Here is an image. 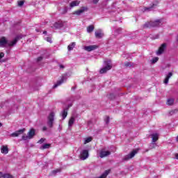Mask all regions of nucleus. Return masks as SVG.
Wrapping results in <instances>:
<instances>
[{
	"label": "nucleus",
	"mask_w": 178,
	"mask_h": 178,
	"mask_svg": "<svg viewBox=\"0 0 178 178\" xmlns=\"http://www.w3.org/2000/svg\"><path fill=\"white\" fill-rule=\"evenodd\" d=\"M158 60H159V58L155 57L152 60H151L150 62H151V63H152L154 65V63H156V62H158Z\"/></svg>",
	"instance_id": "obj_30"
},
{
	"label": "nucleus",
	"mask_w": 178,
	"mask_h": 178,
	"mask_svg": "<svg viewBox=\"0 0 178 178\" xmlns=\"http://www.w3.org/2000/svg\"><path fill=\"white\" fill-rule=\"evenodd\" d=\"M74 47H76V42H71L67 47L68 51H73Z\"/></svg>",
	"instance_id": "obj_22"
},
{
	"label": "nucleus",
	"mask_w": 178,
	"mask_h": 178,
	"mask_svg": "<svg viewBox=\"0 0 178 178\" xmlns=\"http://www.w3.org/2000/svg\"><path fill=\"white\" fill-rule=\"evenodd\" d=\"M137 152H138V149H135L132 151L129 154H127L124 157L123 161H129V159H131V158H134Z\"/></svg>",
	"instance_id": "obj_7"
},
{
	"label": "nucleus",
	"mask_w": 178,
	"mask_h": 178,
	"mask_svg": "<svg viewBox=\"0 0 178 178\" xmlns=\"http://www.w3.org/2000/svg\"><path fill=\"white\" fill-rule=\"evenodd\" d=\"M46 40H47V42H50V44L52 43V39H51V38H47Z\"/></svg>",
	"instance_id": "obj_40"
},
{
	"label": "nucleus",
	"mask_w": 178,
	"mask_h": 178,
	"mask_svg": "<svg viewBox=\"0 0 178 178\" xmlns=\"http://www.w3.org/2000/svg\"><path fill=\"white\" fill-rule=\"evenodd\" d=\"M22 38H23V35H17L13 41L10 42L8 47H13V45H16L19 40H22Z\"/></svg>",
	"instance_id": "obj_8"
},
{
	"label": "nucleus",
	"mask_w": 178,
	"mask_h": 178,
	"mask_svg": "<svg viewBox=\"0 0 178 178\" xmlns=\"http://www.w3.org/2000/svg\"><path fill=\"white\" fill-rule=\"evenodd\" d=\"M154 6H155V4H153L150 7H146V8H145V10H152V8H154Z\"/></svg>",
	"instance_id": "obj_34"
},
{
	"label": "nucleus",
	"mask_w": 178,
	"mask_h": 178,
	"mask_svg": "<svg viewBox=\"0 0 178 178\" xmlns=\"http://www.w3.org/2000/svg\"><path fill=\"white\" fill-rule=\"evenodd\" d=\"M110 154H111V152L105 151V149H102L99 152L100 158H105L106 156H109Z\"/></svg>",
	"instance_id": "obj_11"
},
{
	"label": "nucleus",
	"mask_w": 178,
	"mask_h": 178,
	"mask_svg": "<svg viewBox=\"0 0 178 178\" xmlns=\"http://www.w3.org/2000/svg\"><path fill=\"white\" fill-rule=\"evenodd\" d=\"M175 104V99H168L167 100V105H173Z\"/></svg>",
	"instance_id": "obj_26"
},
{
	"label": "nucleus",
	"mask_w": 178,
	"mask_h": 178,
	"mask_svg": "<svg viewBox=\"0 0 178 178\" xmlns=\"http://www.w3.org/2000/svg\"><path fill=\"white\" fill-rule=\"evenodd\" d=\"M23 5H24V1H18V6H23Z\"/></svg>",
	"instance_id": "obj_38"
},
{
	"label": "nucleus",
	"mask_w": 178,
	"mask_h": 178,
	"mask_svg": "<svg viewBox=\"0 0 178 178\" xmlns=\"http://www.w3.org/2000/svg\"><path fill=\"white\" fill-rule=\"evenodd\" d=\"M24 131H26V129H19V130L11 134V137H19V136H20L21 134H23V133H24Z\"/></svg>",
	"instance_id": "obj_13"
},
{
	"label": "nucleus",
	"mask_w": 178,
	"mask_h": 178,
	"mask_svg": "<svg viewBox=\"0 0 178 178\" xmlns=\"http://www.w3.org/2000/svg\"><path fill=\"white\" fill-rule=\"evenodd\" d=\"M89 156L90 154L88 151L87 149H83L81 152L79 158L81 159V161H86V159H87Z\"/></svg>",
	"instance_id": "obj_5"
},
{
	"label": "nucleus",
	"mask_w": 178,
	"mask_h": 178,
	"mask_svg": "<svg viewBox=\"0 0 178 178\" xmlns=\"http://www.w3.org/2000/svg\"><path fill=\"white\" fill-rule=\"evenodd\" d=\"M47 140V139H45V138H42L40 140H38V144H42V143H44V141H46Z\"/></svg>",
	"instance_id": "obj_36"
},
{
	"label": "nucleus",
	"mask_w": 178,
	"mask_h": 178,
	"mask_svg": "<svg viewBox=\"0 0 178 178\" xmlns=\"http://www.w3.org/2000/svg\"><path fill=\"white\" fill-rule=\"evenodd\" d=\"M43 34H47V31H44L43 32Z\"/></svg>",
	"instance_id": "obj_47"
},
{
	"label": "nucleus",
	"mask_w": 178,
	"mask_h": 178,
	"mask_svg": "<svg viewBox=\"0 0 178 178\" xmlns=\"http://www.w3.org/2000/svg\"><path fill=\"white\" fill-rule=\"evenodd\" d=\"M87 10V8L86 7H82L81 9L77 10L74 13V15H77V16H80L82 13H84Z\"/></svg>",
	"instance_id": "obj_16"
},
{
	"label": "nucleus",
	"mask_w": 178,
	"mask_h": 178,
	"mask_svg": "<svg viewBox=\"0 0 178 178\" xmlns=\"http://www.w3.org/2000/svg\"><path fill=\"white\" fill-rule=\"evenodd\" d=\"M59 172H60V170L59 169L54 170L51 172V175H56V173H59Z\"/></svg>",
	"instance_id": "obj_35"
},
{
	"label": "nucleus",
	"mask_w": 178,
	"mask_h": 178,
	"mask_svg": "<svg viewBox=\"0 0 178 178\" xmlns=\"http://www.w3.org/2000/svg\"><path fill=\"white\" fill-rule=\"evenodd\" d=\"M0 127H2V123L0 122Z\"/></svg>",
	"instance_id": "obj_49"
},
{
	"label": "nucleus",
	"mask_w": 178,
	"mask_h": 178,
	"mask_svg": "<svg viewBox=\"0 0 178 178\" xmlns=\"http://www.w3.org/2000/svg\"><path fill=\"white\" fill-rule=\"evenodd\" d=\"M80 5V1H74L70 3V7L74 8V6H79Z\"/></svg>",
	"instance_id": "obj_21"
},
{
	"label": "nucleus",
	"mask_w": 178,
	"mask_h": 178,
	"mask_svg": "<svg viewBox=\"0 0 178 178\" xmlns=\"http://www.w3.org/2000/svg\"><path fill=\"white\" fill-rule=\"evenodd\" d=\"M111 97H113V95H110Z\"/></svg>",
	"instance_id": "obj_50"
},
{
	"label": "nucleus",
	"mask_w": 178,
	"mask_h": 178,
	"mask_svg": "<svg viewBox=\"0 0 178 178\" xmlns=\"http://www.w3.org/2000/svg\"><path fill=\"white\" fill-rule=\"evenodd\" d=\"M95 35L96 38H102L104 37V33H102V30L99 29L95 32Z\"/></svg>",
	"instance_id": "obj_17"
},
{
	"label": "nucleus",
	"mask_w": 178,
	"mask_h": 178,
	"mask_svg": "<svg viewBox=\"0 0 178 178\" xmlns=\"http://www.w3.org/2000/svg\"><path fill=\"white\" fill-rule=\"evenodd\" d=\"M28 136L29 140H31V138H33L35 136V130L34 129H30V131L28 132Z\"/></svg>",
	"instance_id": "obj_18"
},
{
	"label": "nucleus",
	"mask_w": 178,
	"mask_h": 178,
	"mask_svg": "<svg viewBox=\"0 0 178 178\" xmlns=\"http://www.w3.org/2000/svg\"><path fill=\"white\" fill-rule=\"evenodd\" d=\"M42 59H44V57L40 56V57L38 58L37 61L38 62H41V60H42Z\"/></svg>",
	"instance_id": "obj_39"
},
{
	"label": "nucleus",
	"mask_w": 178,
	"mask_h": 178,
	"mask_svg": "<svg viewBox=\"0 0 178 178\" xmlns=\"http://www.w3.org/2000/svg\"><path fill=\"white\" fill-rule=\"evenodd\" d=\"M72 90H76V87H72Z\"/></svg>",
	"instance_id": "obj_45"
},
{
	"label": "nucleus",
	"mask_w": 178,
	"mask_h": 178,
	"mask_svg": "<svg viewBox=\"0 0 178 178\" xmlns=\"http://www.w3.org/2000/svg\"><path fill=\"white\" fill-rule=\"evenodd\" d=\"M74 123V117H71L68 122V126L70 127L73 126V124Z\"/></svg>",
	"instance_id": "obj_24"
},
{
	"label": "nucleus",
	"mask_w": 178,
	"mask_h": 178,
	"mask_svg": "<svg viewBox=\"0 0 178 178\" xmlns=\"http://www.w3.org/2000/svg\"><path fill=\"white\" fill-rule=\"evenodd\" d=\"M47 130H48V128H47V127H43L42 131H47Z\"/></svg>",
	"instance_id": "obj_41"
},
{
	"label": "nucleus",
	"mask_w": 178,
	"mask_h": 178,
	"mask_svg": "<svg viewBox=\"0 0 178 178\" xmlns=\"http://www.w3.org/2000/svg\"><path fill=\"white\" fill-rule=\"evenodd\" d=\"M173 76V73L169 72L168 74L166 76L165 79H164V84H168L169 83V79Z\"/></svg>",
	"instance_id": "obj_19"
},
{
	"label": "nucleus",
	"mask_w": 178,
	"mask_h": 178,
	"mask_svg": "<svg viewBox=\"0 0 178 178\" xmlns=\"http://www.w3.org/2000/svg\"><path fill=\"white\" fill-rule=\"evenodd\" d=\"M161 23V19H156L154 22H147L143 25L144 29H148L149 27H158Z\"/></svg>",
	"instance_id": "obj_1"
},
{
	"label": "nucleus",
	"mask_w": 178,
	"mask_h": 178,
	"mask_svg": "<svg viewBox=\"0 0 178 178\" xmlns=\"http://www.w3.org/2000/svg\"><path fill=\"white\" fill-rule=\"evenodd\" d=\"M93 3L97 4V2H99V0H92Z\"/></svg>",
	"instance_id": "obj_42"
},
{
	"label": "nucleus",
	"mask_w": 178,
	"mask_h": 178,
	"mask_svg": "<svg viewBox=\"0 0 178 178\" xmlns=\"http://www.w3.org/2000/svg\"><path fill=\"white\" fill-rule=\"evenodd\" d=\"M98 48L97 45H90V46H86L84 47L85 51H88V52H91V51H94Z\"/></svg>",
	"instance_id": "obj_15"
},
{
	"label": "nucleus",
	"mask_w": 178,
	"mask_h": 178,
	"mask_svg": "<svg viewBox=\"0 0 178 178\" xmlns=\"http://www.w3.org/2000/svg\"><path fill=\"white\" fill-rule=\"evenodd\" d=\"M9 44H10V42H8L6 38L2 37L1 38H0V47H6V45L9 47Z\"/></svg>",
	"instance_id": "obj_10"
},
{
	"label": "nucleus",
	"mask_w": 178,
	"mask_h": 178,
	"mask_svg": "<svg viewBox=\"0 0 178 178\" xmlns=\"http://www.w3.org/2000/svg\"><path fill=\"white\" fill-rule=\"evenodd\" d=\"M165 49H166V43H163L161 44V46L159 47V50L156 52L157 55H162L163 54Z\"/></svg>",
	"instance_id": "obj_14"
},
{
	"label": "nucleus",
	"mask_w": 178,
	"mask_h": 178,
	"mask_svg": "<svg viewBox=\"0 0 178 178\" xmlns=\"http://www.w3.org/2000/svg\"><path fill=\"white\" fill-rule=\"evenodd\" d=\"M60 69H65V66L63 65H60Z\"/></svg>",
	"instance_id": "obj_43"
},
{
	"label": "nucleus",
	"mask_w": 178,
	"mask_h": 178,
	"mask_svg": "<svg viewBox=\"0 0 178 178\" xmlns=\"http://www.w3.org/2000/svg\"><path fill=\"white\" fill-rule=\"evenodd\" d=\"M51 147V144L46 143L44 144L42 147H40V149H48Z\"/></svg>",
	"instance_id": "obj_23"
},
{
	"label": "nucleus",
	"mask_w": 178,
	"mask_h": 178,
	"mask_svg": "<svg viewBox=\"0 0 178 178\" xmlns=\"http://www.w3.org/2000/svg\"><path fill=\"white\" fill-rule=\"evenodd\" d=\"M88 33H92V31H94V26L90 25L87 28Z\"/></svg>",
	"instance_id": "obj_29"
},
{
	"label": "nucleus",
	"mask_w": 178,
	"mask_h": 178,
	"mask_svg": "<svg viewBox=\"0 0 178 178\" xmlns=\"http://www.w3.org/2000/svg\"><path fill=\"white\" fill-rule=\"evenodd\" d=\"M88 125L91 124V121H88Z\"/></svg>",
	"instance_id": "obj_46"
},
{
	"label": "nucleus",
	"mask_w": 178,
	"mask_h": 178,
	"mask_svg": "<svg viewBox=\"0 0 178 178\" xmlns=\"http://www.w3.org/2000/svg\"><path fill=\"white\" fill-rule=\"evenodd\" d=\"M176 140H177V143H178V136H177Z\"/></svg>",
	"instance_id": "obj_48"
},
{
	"label": "nucleus",
	"mask_w": 178,
	"mask_h": 178,
	"mask_svg": "<svg viewBox=\"0 0 178 178\" xmlns=\"http://www.w3.org/2000/svg\"><path fill=\"white\" fill-rule=\"evenodd\" d=\"M22 140L24 141H26L27 140H30V138L29 137V135L26 136V134H24V135L22 136Z\"/></svg>",
	"instance_id": "obj_33"
},
{
	"label": "nucleus",
	"mask_w": 178,
	"mask_h": 178,
	"mask_svg": "<svg viewBox=\"0 0 178 178\" xmlns=\"http://www.w3.org/2000/svg\"><path fill=\"white\" fill-rule=\"evenodd\" d=\"M3 178H13V176L10 174H3Z\"/></svg>",
	"instance_id": "obj_32"
},
{
	"label": "nucleus",
	"mask_w": 178,
	"mask_h": 178,
	"mask_svg": "<svg viewBox=\"0 0 178 178\" xmlns=\"http://www.w3.org/2000/svg\"><path fill=\"white\" fill-rule=\"evenodd\" d=\"M67 74H65L64 75H63L61 79L58 81H57L56 84H55L53 88H56V87H58V86H60V84H63V83H64V81H66L67 80Z\"/></svg>",
	"instance_id": "obj_6"
},
{
	"label": "nucleus",
	"mask_w": 178,
	"mask_h": 178,
	"mask_svg": "<svg viewBox=\"0 0 178 178\" xmlns=\"http://www.w3.org/2000/svg\"><path fill=\"white\" fill-rule=\"evenodd\" d=\"M178 110L174 109L169 112L170 116H172V115H175V113H177Z\"/></svg>",
	"instance_id": "obj_31"
},
{
	"label": "nucleus",
	"mask_w": 178,
	"mask_h": 178,
	"mask_svg": "<svg viewBox=\"0 0 178 178\" xmlns=\"http://www.w3.org/2000/svg\"><path fill=\"white\" fill-rule=\"evenodd\" d=\"M111 62L112 61L111 60L104 61V63L107 65L100 70L101 74H104V73H106L108 70H111V69H112V65H111Z\"/></svg>",
	"instance_id": "obj_3"
},
{
	"label": "nucleus",
	"mask_w": 178,
	"mask_h": 178,
	"mask_svg": "<svg viewBox=\"0 0 178 178\" xmlns=\"http://www.w3.org/2000/svg\"><path fill=\"white\" fill-rule=\"evenodd\" d=\"M150 136L152 137L151 145H155V143H156V140L159 139V134L156 133L152 134Z\"/></svg>",
	"instance_id": "obj_9"
},
{
	"label": "nucleus",
	"mask_w": 178,
	"mask_h": 178,
	"mask_svg": "<svg viewBox=\"0 0 178 178\" xmlns=\"http://www.w3.org/2000/svg\"><path fill=\"white\" fill-rule=\"evenodd\" d=\"M51 27L55 30H58V29H63L66 27V22L58 21L57 22H55Z\"/></svg>",
	"instance_id": "obj_4"
},
{
	"label": "nucleus",
	"mask_w": 178,
	"mask_h": 178,
	"mask_svg": "<svg viewBox=\"0 0 178 178\" xmlns=\"http://www.w3.org/2000/svg\"><path fill=\"white\" fill-rule=\"evenodd\" d=\"M91 141H92V138L91 137L86 138H85L83 144H88V143H91Z\"/></svg>",
	"instance_id": "obj_27"
},
{
	"label": "nucleus",
	"mask_w": 178,
	"mask_h": 178,
	"mask_svg": "<svg viewBox=\"0 0 178 178\" xmlns=\"http://www.w3.org/2000/svg\"><path fill=\"white\" fill-rule=\"evenodd\" d=\"M55 120V113L51 112L47 117V126L52 129L54 127V122Z\"/></svg>",
	"instance_id": "obj_2"
},
{
	"label": "nucleus",
	"mask_w": 178,
	"mask_h": 178,
	"mask_svg": "<svg viewBox=\"0 0 178 178\" xmlns=\"http://www.w3.org/2000/svg\"><path fill=\"white\" fill-rule=\"evenodd\" d=\"M72 106V104H69L67 108H64L61 112V116L63 118V120L66 119V117L67 116V111H69V108Z\"/></svg>",
	"instance_id": "obj_12"
},
{
	"label": "nucleus",
	"mask_w": 178,
	"mask_h": 178,
	"mask_svg": "<svg viewBox=\"0 0 178 178\" xmlns=\"http://www.w3.org/2000/svg\"><path fill=\"white\" fill-rule=\"evenodd\" d=\"M122 33V28H118L114 31V34L115 35H118V34H120Z\"/></svg>",
	"instance_id": "obj_28"
},
{
	"label": "nucleus",
	"mask_w": 178,
	"mask_h": 178,
	"mask_svg": "<svg viewBox=\"0 0 178 178\" xmlns=\"http://www.w3.org/2000/svg\"><path fill=\"white\" fill-rule=\"evenodd\" d=\"M125 67H131L132 66H134V63L131 62H127L124 63Z\"/></svg>",
	"instance_id": "obj_25"
},
{
	"label": "nucleus",
	"mask_w": 178,
	"mask_h": 178,
	"mask_svg": "<svg viewBox=\"0 0 178 178\" xmlns=\"http://www.w3.org/2000/svg\"><path fill=\"white\" fill-rule=\"evenodd\" d=\"M3 173L2 172H0V178H2Z\"/></svg>",
	"instance_id": "obj_44"
},
{
	"label": "nucleus",
	"mask_w": 178,
	"mask_h": 178,
	"mask_svg": "<svg viewBox=\"0 0 178 178\" xmlns=\"http://www.w3.org/2000/svg\"><path fill=\"white\" fill-rule=\"evenodd\" d=\"M8 152H9V149L8 148V146H2L1 147V154H8Z\"/></svg>",
	"instance_id": "obj_20"
},
{
	"label": "nucleus",
	"mask_w": 178,
	"mask_h": 178,
	"mask_svg": "<svg viewBox=\"0 0 178 178\" xmlns=\"http://www.w3.org/2000/svg\"><path fill=\"white\" fill-rule=\"evenodd\" d=\"M104 122H105L106 124H109V116H107V117L104 119Z\"/></svg>",
	"instance_id": "obj_37"
}]
</instances>
